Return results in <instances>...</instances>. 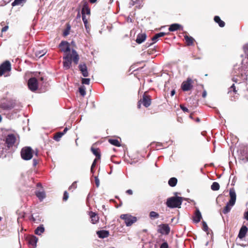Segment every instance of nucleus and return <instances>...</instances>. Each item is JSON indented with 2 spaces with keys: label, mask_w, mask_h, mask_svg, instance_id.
I'll return each instance as SVG.
<instances>
[{
  "label": "nucleus",
  "mask_w": 248,
  "mask_h": 248,
  "mask_svg": "<svg viewBox=\"0 0 248 248\" xmlns=\"http://www.w3.org/2000/svg\"><path fill=\"white\" fill-rule=\"evenodd\" d=\"M183 200L187 201L188 202H194V204H195V201L193 200H190L188 198H185L177 196H174L168 198L166 204L167 207L170 208H181V205H182Z\"/></svg>",
  "instance_id": "f257e3e1"
},
{
  "label": "nucleus",
  "mask_w": 248,
  "mask_h": 248,
  "mask_svg": "<svg viewBox=\"0 0 248 248\" xmlns=\"http://www.w3.org/2000/svg\"><path fill=\"white\" fill-rule=\"evenodd\" d=\"M229 195L230 199L222 210V213L224 214H226L230 212L232 207L234 205L235 203L236 200V194L234 188H232L230 189Z\"/></svg>",
  "instance_id": "f03ea898"
},
{
  "label": "nucleus",
  "mask_w": 248,
  "mask_h": 248,
  "mask_svg": "<svg viewBox=\"0 0 248 248\" xmlns=\"http://www.w3.org/2000/svg\"><path fill=\"white\" fill-rule=\"evenodd\" d=\"M16 138L13 134H8L4 139H0V143L7 149L15 146Z\"/></svg>",
  "instance_id": "7ed1b4c3"
},
{
  "label": "nucleus",
  "mask_w": 248,
  "mask_h": 248,
  "mask_svg": "<svg viewBox=\"0 0 248 248\" xmlns=\"http://www.w3.org/2000/svg\"><path fill=\"white\" fill-rule=\"evenodd\" d=\"M21 158L24 160H29L33 157V151L31 147H23L21 151Z\"/></svg>",
  "instance_id": "20e7f679"
},
{
  "label": "nucleus",
  "mask_w": 248,
  "mask_h": 248,
  "mask_svg": "<svg viewBox=\"0 0 248 248\" xmlns=\"http://www.w3.org/2000/svg\"><path fill=\"white\" fill-rule=\"evenodd\" d=\"M120 218L124 220L126 226H131L137 220V218L136 217H133L128 214L121 215Z\"/></svg>",
  "instance_id": "39448f33"
},
{
  "label": "nucleus",
  "mask_w": 248,
  "mask_h": 248,
  "mask_svg": "<svg viewBox=\"0 0 248 248\" xmlns=\"http://www.w3.org/2000/svg\"><path fill=\"white\" fill-rule=\"evenodd\" d=\"M11 70V64L9 61H6L0 65V77Z\"/></svg>",
  "instance_id": "423d86ee"
},
{
  "label": "nucleus",
  "mask_w": 248,
  "mask_h": 248,
  "mask_svg": "<svg viewBox=\"0 0 248 248\" xmlns=\"http://www.w3.org/2000/svg\"><path fill=\"white\" fill-rule=\"evenodd\" d=\"M63 66L66 69H69L71 66L72 61V55L70 53H66L63 57Z\"/></svg>",
  "instance_id": "0eeeda50"
},
{
  "label": "nucleus",
  "mask_w": 248,
  "mask_h": 248,
  "mask_svg": "<svg viewBox=\"0 0 248 248\" xmlns=\"http://www.w3.org/2000/svg\"><path fill=\"white\" fill-rule=\"evenodd\" d=\"M170 229L168 224H161L158 226L157 232L162 235H168Z\"/></svg>",
  "instance_id": "6e6552de"
},
{
  "label": "nucleus",
  "mask_w": 248,
  "mask_h": 248,
  "mask_svg": "<svg viewBox=\"0 0 248 248\" xmlns=\"http://www.w3.org/2000/svg\"><path fill=\"white\" fill-rule=\"evenodd\" d=\"M15 103L13 100L0 102V108L3 110H9L13 108Z\"/></svg>",
  "instance_id": "1a4fd4ad"
},
{
  "label": "nucleus",
  "mask_w": 248,
  "mask_h": 248,
  "mask_svg": "<svg viewBox=\"0 0 248 248\" xmlns=\"http://www.w3.org/2000/svg\"><path fill=\"white\" fill-rule=\"evenodd\" d=\"M28 85L31 91L32 92L36 91L38 87L37 79L35 78H30L28 80Z\"/></svg>",
  "instance_id": "9d476101"
},
{
  "label": "nucleus",
  "mask_w": 248,
  "mask_h": 248,
  "mask_svg": "<svg viewBox=\"0 0 248 248\" xmlns=\"http://www.w3.org/2000/svg\"><path fill=\"white\" fill-rule=\"evenodd\" d=\"M59 47L61 48V51L66 53H68L71 50L70 44L66 41H62L59 45Z\"/></svg>",
  "instance_id": "9b49d317"
},
{
  "label": "nucleus",
  "mask_w": 248,
  "mask_h": 248,
  "mask_svg": "<svg viewBox=\"0 0 248 248\" xmlns=\"http://www.w3.org/2000/svg\"><path fill=\"white\" fill-rule=\"evenodd\" d=\"M191 83H192L191 79H190L189 78H187L186 81H184L182 83V85H181L182 89L184 91H189L192 87Z\"/></svg>",
  "instance_id": "f8f14e48"
},
{
  "label": "nucleus",
  "mask_w": 248,
  "mask_h": 248,
  "mask_svg": "<svg viewBox=\"0 0 248 248\" xmlns=\"http://www.w3.org/2000/svg\"><path fill=\"white\" fill-rule=\"evenodd\" d=\"M141 99V103L145 107L148 108L151 105V99L150 98V96L147 95L145 93L143 94L142 98Z\"/></svg>",
  "instance_id": "ddd939ff"
},
{
  "label": "nucleus",
  "mask_w": 248,
  "mask_h": 248,
  "mask_svg": "<svg viewBox=\"0 0 248 248\" xmlns=\"http://www.w3.org/2000/svg\"><path fill=\"white\" fill-rule=\"evenodd\" d=\"M26 240L28 241V244L32 246V248L36 247V243L38 241V238L34 235L29 236L26 237Z\"/></svg>",
  "instance_id": "4468645a"
},
{
  "label": "nucleus",
  "mask_w": 248,
  "mask_h": 248,
  "mask_svg": "<svg viewBox=\"0 0 248 248\" xmlns=\"http://www.w3.org/2000/svg\"><path fill=\"white\" fill-rule=\"evenodd\" d=\"M78 68L84 77H87L89 76L87 67L85 63L80 64L78 65Z\"/></svg>",
  "instance_id": "2eb2a0df"
},
{
  "label": "nucleus",
  "mask_w": 248,
  "mask_h": 248,
  "mask_svg": "<svg viewBox=\"0 0 248 248\" xmlns=\"http://www.w3.org/2000/svg\"><path fill=\"white\" fill-rule=\"evenodd\" d=\"M202 218V214L198 208H196V211L193 217L194 222L197 223H199Z\"/></svg>",
  "instance_id": "dca6fc26"
},
{
  "label": "nucleus",
  "mask_w": 248,
  "mask_h": 248,
  "mask_svg": "<svg viewBox=\"0 0 248 248\" xmlns=\"http://www.w3.org/2000/svg\"><path fill=\"white\" fill-rule=\"evenodd\" d=\"M183 27L178 23H173L171 24L169 28L170 31H175L177 30L183 31Z\"/></svg>",
  "instance_id": "f3484780"
},
{
  "label": "nucleus",
  "mask_w": 248,
  "mask_h": 248,
  "mask_svg": "<svg viewBox=\"0 0 248 248\" xmlns=\"http://www.w3.org/2000/svg\"><path fill=\"white\" fill-rule=\"evenodd\" d=\"M147 35L145 33H139L137 36L136 42L139 44L143 43L146 39Z\"/></svg>",
  "instance_id": "a211bd4d"
},
{
  "label": "nucleus",
  "mask_w": 248,
  "mask_h": 248,
  "mask_svg": "<svg viewBox=\"0 0 248 248\" xmlns=\"http://www.w3.org/2000/svg\"><path fill=\"white\" fill-rule=\"evenodd\" d=\"M248 230V229L247 226L245 225L242 226L239 230L238 237L240 239L243 238L246 236Z\"/></svg>",
  "instance_id": "6ab92c4d"
},
{
  "label": "nucleus",
  "mask_w": 248,
  "mask_h": 248,
  "mask_svg": "<svg viewBox=\"0 0 248 248\" xmlns=\"http://www.w3.org/2000/svg\"><path fill=\"white\" fill-rule=\"evenodd\" d=\"M96 234L100 238H105L109 236V232L107 230H100L96 232Z\"/></svg>",
  "instance_id": "aec40b11"
},
{
  "label": "nucleus",
  "mask_w": 248,
  "mask_h": 248,
  "mask_svg": "<svg viewBox=\"0 0 248 248\" xmlns=\"http://www.w3.org/2000/svg\"><path fill=\"white\" fill-rule=\"evenodd\" d=\"M89 215L91 218V221L93 224H94L98 221L99 217L94 212L91 211Z\"/></svg>",
  "instance_id": "412c9836"
},
{
  "label": "nucleus",
  "mask_w": 248,
  "mask_h": 248,
  "mask_svg": "<svg viewBox=\"0 0 248 248\" xmlns=\"http://www.w3.org/2000/svg\"><path fill=\"white\" fill-rule=\"evenodd\" d=\"M82 13H83L85 15V14L89 15H90V8H89L88 4L87 2H84V3L83 5L81 10V14H82Z\"/></svg>",
  "instance_id": "4be33fe9"
},
{
  "label": "nucleus",
  "mask_w": 248,
  "mask_h": 248,
  "mask_svg": "<svg viewBox=\"0 0 248 248\" xmlns=\"http://www.w3.org/2000/svg\"><path fill=\"white\" fill-rule=\"evenodd\" d=\"M72 60H73L74 62L76 64H77L78 62L79 59V56H78L77 52L76 51V50L74 49H72Z\"/></svg>",
  "instance_id": "5701e85b"
},
{
  "label": "nucleus",
  "mask_w": 248,
  "mask_h": 248,
  "mask_svg": "<svg viewBox=\"0 0 248 248\" xmlns=\"http://www.w3.org/2000/svg\"><path fill=\"white\" fill-rule=\"evenodd\" d=\"M214 20L215 22L217 23L220 27H224L225 26V23L222 21L220 17L218 16H214Z\"/></svg>",
  "instance_id": "b1692460"
},
{
  "label": "nucleus",
  "mask_w": 248,
  "mask_h": 248,
  "mask_svg": "<svg viewBox=\"0 0 248 248\" xmlns=\"http://www.w3.org/2000/svg\"><path fill=\"white\" fill-rule=\"evenodd\" d=\"M35 195L40 201H42L46 197V193L44 191H37Z\"/></svg>",
  "instance_id": "393cba45"
},
{
  "label": "nucleus",
  "mask_w": 248,
  "mask_h": 248,
  "mask_svg": "<svg viewBox=\"0 0 248 248\" xmlns=\"http://www.w3.org/2000/svg\"><path fill=\"white\" fill-rule=\"evenodd\" d=\"M184 38L186 43L187 46H191L193 45L194 39L192 37L186 35L184 36Z\"/></svg>",
  "instance_id": "a878e982"
},
{
  "label": "nucleus",
  "mask_w": 248,
  "mask_h": 248,
  "mask_svg": "<svg viewBox=\"0 0 248 248\" xmlns=\"http://www.w3.org/2000/svg\"><path fill=\"white\" fill-rule=\"evenodd\" d=\"M45 230L44 225L41 224L35 230V233L38 235H41V234L45 232Z\"/></svg>",
  "instance_id": "bb28decb"
},
{
  "label": "nucleus",
  "mask_w": 248,
  "mask_h": 248,
  "mask_svg": "<svg viewBox=\"0 0 248 248\" xmlns=\"http://www.w3.org/2000/svg\"><path fill=\"white\" fill-rule=\"evenodd\" d=\"M166 34H167V33L165 32H160L159 33L155 34V35L152 38L151 40L152 41L155 43L157 41L159 37H163L165 36Z\"/></svg>",
  "instance_id": "cd10ccee"
},
{
  "label": "nucleus",
  "mask_w": 248,
  "mask_h": 248,
  "mask_svg": "<svg viewBox=\"0 0 248 248\" xmlns=\"http://www.w3.org/2000/svg\"><path fill=\"white\" fill-rule=\"evenodd\" d=\"M177 183V179L175 177H171L170 178L168 184L171 187L175 186Z\"/></svg>",
  "instance_id": "c85d7f7f"
},
{
  "label": "nucleus",
  "mask_w": 248,
  "mask_h": 248,
  "mask_svg": "<svg viewBox=\"0 0 248 248\" xmlns=\"http://www.w3.org/2000/svg\"><path fill=\"white\" fill-rule=\"evenodd\" d=\"M149 216L151 219L154 220L158 218L159 217V215L155 211H151Z\"/></svg>",
  "instance_id": "c756f323"
},
{
  "label": "nucleus",
  "mask_w": 248,
  "mask_h": 248,
  "mask_svg": "<svg viewBox=\"0 0 248 248\" xmlns=\"http://www.w3.org/2000/svg\"><path fill=\"white\" fill-rule=\"evenodd\" d=\"M108 142L111 144L114 145L117 147H120L121 144L117 139H110L108 140Z\"/></svg>",
  "instance_id": "7c9ffc66"
},
{
  "label": "nucleus",
  "mask_w": 248,
  "mask_h": 248,
  "mask_svg": "<svg viewBox=\"0 0 248 248\" xmlns=\"http://www.w3.org/2000/svg\"><path fill=\"white\" fill-rule=\"evenodd\" d=\"M91 151L93 154L96 156V157L100 159L101 157L100 153L99 152V149L98 148H94L93 147L91 148Z\"/></svg>",
  "instance_id": "2f4dec72"
},
{
  "label": "nucleus",
  "mask_w": 248,
  "mask_h": 248,
  "mask_svg": "<svg viewBox=\"0 0 248 248\" xmlns=\"http://www.w3.org/2000/svg\"><path fill=\"white\" fill-rule=\"evenodd\" d=\"M220 186L217 182H214L212 183L211 188L213 191H217L219 189Z\"/></svg>",
  "instance_id": "473e14b6"
},
{
  "label": "nucleus",
  "mask_w": 248,
  "mask_h": 248,
  "mask_svg": "<svg viewBox=\"0 0 248 248\" xmlns=\"http://www.w3.org/2000/svg\"><path fill=\"white\" fill-rule=\"evenodd\" d=\"M63 135V133H62L61 132H59L57 133L54 136L53 139L56 141H59L60 140L61 138L62 137Z\"/></svg>",
  "instance_id": "72a5a7b5"
},
{
  "label": "nucleus",
  "mask_w": 248,
  "mask_h": 248,
  "mask_svg": "<svg viewBox=\"0 0 248 248\" xmlns=\"http://www.w3.org/2000/svg\"><path fill=\"white\" fill-rule=\"evenodd\" d=\"M46 51L45 50L36 51L35 52V56L36 57L40 58L44 56L46 53Z\"/></svg>",
  "instance_id": "f704fd0d"
},
{
  "label": "nucleus",
  "mask_w": 248,
  "mask_h": 248,
  "mask_svg": "<svg viewBox=\"0 0 248 248\" xmlns=\"http://www.w3.org/2000/svg\"><path fill=\"white\" fill-rule=\"evenodd\" d=\"M26 1L27 0H14V1L12 3V5L13 6L19 5L22 3H25Z\"/></svg>",
  "instance_id": "c9c22d12"
},
{
  "label": "nucleus",
  "mask_w": 248,
  "mask_h": 248,
  "mask_svg": "<svg viewBox=\"0 0 248 248\" xmlns=\"http://www.w3.org/2000/svg\"><path fill=\"white\" fill-rule=\"evenodd\" d=\"M141 0H131L129 2V7H131L135 4H140Z\"/></svg>",
  "instance_id": "e433bc0d"
},
{
  "label": "nucleus",
  "mask_w": 248,
  "mask_h": 248,
  "mask_svg": "<svg viewBox=\"0 0 248 248\" xmlns=\"http://www.w3.org/2000/svg\"><path fill=\"white\" fill-rule=\"evenodd\" d=\"M79 93L82 96H84L86 94V88L84 86H80L79 89Z\"/></svg>",
  "instance_id": "4c0bfd02"
},
{
  "label": "nucleus",
  "mask_w": 248,
  "mask_h": 248,
  "mask_svg": "<svg viewBox=\"0 0 248 248\" xmlns=\"http://www.w3.org/2000/svg\"><path fill=\"white\" fill-rule=\"evenodd\" d=\"M77 181L74 182L69 187L68 190H71L72 191H73V190L75 189L77 187Z\"/></svg>",
  "instance_id": "58836bf2"
},
{
  "label": "nucleus",
  "mask_w": 248,
  "mask_h": 248,
  "mask_svg": "<svg viewBox=\"0 0 248 248\" xmlns=\"http://www.w3.org/2000/svg\"><path fill=\"white\" fill-rule=\"evenodd\" d=\"M90 79L89 78H82L81 82L83 84L89 85L90 84Z\"/></svg>",
  "instance_id": "ea45409f"
},
{
  "label": "nucleus",
  "mask_w": 248,
  "mask_h": 248,
  "mask_svg": "<svg viewBox=\"0 0 248 248\" xmlns=\"http://www.w3.org/2000/svg\"><path fill=\"white\" fill-rule=\"evenodd\" d=\"M243 48L244 52L245 54H246V55L247 56V58L248 59V44H245V45H244Z\"/></svg>",
  "instance_id": "a19ab883"
},
{
  "label": "nucleus",
  "mask_w": 248,
  "mask_h": 248,
  "mask_svg": "<svg viewBox=\"0 0 248 248\" xmlns=\"http://www.w3.org/2000/svg\"><path fill=\"white\" fill-rule=\"evenodd\" d=\"M202 230L205 232H207L208 230V227L207 226V223L204 221H203L202 222Z\"/></svg>",
  "instance_id": "79ce46f5"
},
{
  "label": "nucleus",
  "mask_w": 248,
  "mask_h": 248,
  "mask_svg": "<svg viewBox=\"0 0 248 248\" xmlns=\"http://www.w3.org/2000/svg\"><path fill=\"white\" fill-rule=\"evenodd\" d=\"M25 217V213L24 212H21L19 214L17 218V221L19 222L20 219H23Z\"/></svg>",
  "instance_id": "37998d69"
},
{
  "label": "nucleus",
  "mask_w": 248,
  "mask_h": 248,
  "mask_svg": "<svg viewBox=\"0 0 248 248\" xmlns=\"http://www.w3.org/2000/svg\"><path fill=\"white\" fill-rule=\"evenodd\" d=\"M68 198H69V194L66 191H65L63 193V198H62L63 201H66L68 200Z\"/></svg>",
  "instance_id": "c03bdc74"
},
{
  "label": "nucleus",
  "mask_w": 248,
  "mask_h": 248,
  "mask_svg": "<svg viewBox=\"0 0 248 248\" xmlns=\"http://www.w3.org/2000/svg\"><path fill=\"white\" fill-rule=\"evenodd\" d=\"M96 160H97V159H95L93 163H92V165L91 166V172L92 173H93L94 172V171H93V168L96 166Z\"/></svg>",
  "instance_id": "a18cd8bd"
},
{
  "label": "nucleus",
  "mask_w": 248,
  "mask_h": 248,
  "mask_svg": "<svg viewBox=\"0 0 248 248\" xmlns=\"http://www.w3.org/2000/svg\"><path fill=\"white\" fill-rule=\"evenodd\" d=\"M180 107L181 108V109L185 112H189V110L186 107H185L184 105H182V104H181L180 105Z\"/></svg>",
  "instance_id": "49530a36"
},
{
  "label": "nucleus",
  "mask_w": 248,
  "mask_h": 248,
  "mask_svg": "<svg viewBox=\"0 0 248 248\" xmlns=\"http://www.w3.org/2000/svg\"><path fill=\"white\" fill-rule=\"evenodd\" d=\"M160 248H169L168 244L166 241L163 242L160 247Z\"/></svg>",
  "instance_id": "de8ad7c7"
},
{
  "label": "nucleus",
  "mask_w": 248,
  "mask_h": 248,
  "mask_svg": "<svg viewBox=\"0 0 248 248\" xmlns=\"http://www.w3.org/2000/svg\"><path fill=\"white\" fill-rule=\"evenodd\" d=\"M84 25L85 28L87 31V32H89V31H90V27H89V25H88V22L87 21V22H84Z\"/></svg>",
  "instance_id": "09e8293b"
},
{
  "label": "nucleus",
  "mask_w": 248,
  "mask_h": 248,
  "mask_svg": "<svg viewBox=\"0 0 248 248\" xmlns=\"http://www.w3.org/2000/svg\"><path fill=\"white\" fill-rule=\"evenodd\" d=\"M70 29V27H69V28L66 29L63 32V35L64 36H66L68 35L69 33V30Z\"/></svg>",
  "instance_id": "8fccbe9b"
},
{
  "label": "nucleus",
  "mask_w": 248,
  "mask_h": 248,
  "mask_svg": "<svg viewBox=\"0 0 248 248\" xmlns=\"http://www.w3.org/2000/svg\"><path fill=\"white\" fill-rule=\"evenodd\" d=\"M95 182L96 187H99L100 185V182L97 177H95Z\"/></svg>",
  "instance_id": "3c124183"
},
{
  "label": "nucleus",
  "mask_w": 248,
  "mask_h": 248,
  "mask_svg": "<svg viewBox=\"0 0 248 248\" xmlns=\"http://www.w3.org/2000/svg\"><path fill=\"white\" fill-rule=\"evenodd\" d=\"M9 28L8 26H5L4 27H3L1 30V32H5Z\"/></svg>",
  "instance_id": "603ef678"
},
{
  "label": "nucleus",
  "mask_w": 248,
  "mask_h": 248,
  "mask_svg": "<svg viewBox=\"0 0 248 248\" xmlns=\"http://www.w3.org/2000/svg\"><path fill=\"white\" fill-rule=\"evenodd\" d=\"M82 18L83 23L88 21V20L86 18L85 15L83 13H82Z\"/></svg>",
  "instance_id": "864d4df0"
},
{
  "label": "nucleus",
  "mask_w": 248,
  "mask_h": 248,
  "mask_svg": "<svg viewBox=\"0 0 248 248\" xmlns=\"http://www.w3.org/2000/svg\"><path fill=\"white\" fill-rule=\"evenodd\" d=\"M244 217L245 219L248 221V209L247 211L244 213Z\"/></svg>",
  "instance_id": "5fc2aeb1"
},
{
  "label": "nucleus",
  "mask_w": 248,
  "mask_h": 248,
  "mask_svg": "<svg viewBox=\"0 0 248 248\" xmlns=\"http://www.w3.org/2000/svg\"><path fill=\"white\" fill-rule=\"evenodd\" d=\"M38 163V160L35 159V158H33V166L35 167L36 166V165Z\"/></svg>",
  "instance_id": "6e6d98bb"
},
{
  "label": "nucleus",
  "mask_w": 248,
  "mask_h": 248,
  "mask_svg": "<svg viewBox=\"0 0 248 248\" xmlns=\"http://www.w3.org/2000/svg\"><path fill=\"white\" fill-rule=\"evenodd\" d=\"M154 43V42H151V43L147 42L146 43L145 46L146 47H148L150 46L151 45H152Z\"/></svg>",
  "instance_id": "4d7b16f0"
},
{
  "label": "nucleus",
  "mask_w": 248,
  "mask_h": 248,
  "mask_svg": "<svg viewBox=\"0 0 248 248\" xmlns=\"http://www.w3.org/2000/svg\"><path fill=\"white\" fill-rule=\"evenodd\" d=\"M231 89H232L233 92H234V93H236V89H235V86L234 84H233L231 86Z\"/></svg>",
  "instance_id": "13d9d810"
},
{
  "label": "nucleus",
  "mask_w": 248,
  "mask_h": 248,
  "mask_svg": "<svg viewBox=\"0 0 248 248\" xmlns=\"http://www.w3.org/2000/svg\"><path fill=\"white\" fill-rule=\"evenodd\" d=\"M142 103H141V99H140V100H139L138 101V108H141V105Z\"/></svg>",
  "instance_id": "bf43d9fd"
},
{
  "label": "nucleus",
  "mask_w": 248,
  "mask_h": 248,
  "mask_svg": "<svg viewBox=\"0 0 248 248\" xmlns=\"http://www.w3.org/2000/svg\"><path fill=\"white\" fill-rule=\"evenodd\" d=\"M81 17L79 10H78V13L76 16L77 19H80Z\"/></svg>",
  "instance_id": "052dcab7"
},
{
  "label": "nucleus",
  "mask_w": 248,
  "mask_h": 248,
  "mask_svg": "<svg viewBox=\"0 0 248 248\" xmlns=\"http://www.w3.org/2000/svg\"><path fill=\"white\" fill-rule=\"evenodd\" d=\"M207 95V93H206V91L205 90H204L202 92V96L203 97V98H205Z\"/></svg>",
  "instance_id": "680f3d73"
},
{
  "label": "nucleus",
  "mask_w": 248,
  "mask_h": 248,
  "mask_svg": "<svg viewBox=\"0 0 248 248\" xmlns=\"http://www.w3.org/2000/svg\"><path fill=\"white\" fill-rule=\"evenodd\" d=\"M126 193L129 195H132L133 194V191L131 189L127 190Z\"/></svg>",
  "instance_id": "e2e57ef3"
},
{
  "label": "nucleus",
  "mask_w": 248,
  "mask_h": 248,
  "mask_svg": "<svg viewBox=\"0 0 248 248\" xmlns=\"http://www.w3.org/2000/svg\"><path fill=\"white\" fill-rule=\"evenodd\" d=\"M68 130V129L67 127H65L64 130H63V131L61 132L62 133H63V135H64L67 132Z\"/></svg>",
  "instance_id": "0e129e2a"
},
{
  "label": "nucleus",
  "mask_w": 248,
  "mask_h": 248,
  "mask_svg": "<svg viewBox=\"0 0 248 248\" xmlns=\"http://www.w3.org/2000/svg\"><path fill=\"white\" fill-rule=\"evenodd\" d=\"M175 94V90H171V92H170V95L171 96H173L174 94Z\"/></svg>",
  "instance_id": "69168bd1"
},
{
  "label": "nucleus",
  "mask_w": 248,
  "mask_h": 248,
  "mask_svg": "<svg viewBox=\"0 0 248 248\" xmlns=\"http://www.w3.org/2000/svg\"><path fill=\"white\" fill-rule=\"evenodd\" d=\"M31 220H32L33 222H36V219L35 218L33 217V216L32 215L31 218H30Z\"/></svg>",
  "instance_id": "338daca9"
},
{
  "label": "nucleus",
  "mask_w": 248,
  "mask_h": 248,
  "mask_svg": "<svg viewBox=\"0 0 248 248\" xmlns=\"http://www.w3.org/2000/svg\"><path fill=\"white\" fill-rule=\"evenodd\" d=\"M97 0H89V1L91 3H95Z\"/></svg>",
  "instance_id": "774afa93"
}]
</instances>
